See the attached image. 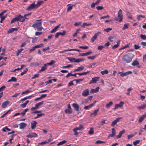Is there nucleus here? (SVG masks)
I'll return each instance as SVG.
<instances>
[{
	"label": "nucleus",
	"instance_id": "nucleus-2",
	"mask_svg": "<svg viewBox=\"0 0 146 146\" xmlns=\"http://www.w3.org/2000/svg\"><path fill=\"white\" fill-rule=\"evenodd\" d=\"M122 13V11L121 10L119 9L118 12L117 17L115 19L116 21L119 22H121L122 21L123 19V15Z\"/></svg>",
	"mask_w": 146,
	"mask_h": 146
},
{
	"label": "nucleus",
	"instance_id": "nucleus-52",
	"mask_svg": "<svg viewBox=\"0 0 146 146\" xmlns=\"http://www.w3.org/2000/svg\"><path fill=\"white\" fill-rule=\"evenodd\" d=\"M96 144H101V143H106V142L104 141H102L100 140H98L97 141L96 143Z\"/></svg>",
	"mask_w": 146,
	"mask_h": 146
},
{
	"label": "nucleus",
	"instance_id": "nucleus-5",
	"mask_svg": "<svg viewBox=\"0 0 146 146\" xmlns=\"http://www.w3.org/2000/svg\"><path fill=\"white\" fill-rule=\"evenodd\" d=\"M101 33L100 32H98V33L95 34L93 36L91 39V42H93L95 40H96L99 35Z\"/></svg>",
	"mask_w": 146,
	"mask_h": 146
},
{
	"label": "nucleus",
	"instance_id": "nucleus-45",
	"mask_svg": "<svg viewBox=\"0 0 146 146\" xmlns=\"http://www.w3.org/2000/svg\"><path fill=\"white\" fill-rule=\"evenodd\" d=\"M115 38V37L114 36H110L108 37V39L111 42H112L113 40H112V39H114V38Z\"/></svg>",
	"mask_w": 146,
	"mask_h": 146
},
{
	"label": "nucleus",
	"instance_id": "nucleus-4",
	"mask_svg": "<svg viewBox=\"0 0 146 146\" xmlns=\"http://www.w3.org/2000/svg\"><path fill=\"white\" fill-rule=\"evenodd\" d=\"M124 104V103L122 101L120 102L119 104H116L115 105L113 110H115L118 109L119 108L122 107L123 106Z\"/></svg>",
	"mask_w": 146,
	"mask_h": 146
},
{
	"label": "nucleus",
	"instance_id": "nucleus-62",
	"mask_svg": "<svg viewBox=\"0 0 146 146\" xmlns=\"http://www.w3.org/2000/svg\"><path fill=\"white\" fill-rule=\"evenodd\" d=\"M84 59H83L78 58L76 59V62H79L83 61Z\"/></svg>",
	"mask_w": 146,
	"mask_h": 146
},
{
	"label": "nucleus",
	"instance_id": "nucleus-3",
	"mask_svg": "<svg viewBox=\"0 0 146 146\" xmlns=\"http://www.w3.org/2000/svg\"><path fill=\"white\" fill-rule=\"evenodd\" d=\"M122 60L124 62L129 63L131 61L132 58L129 57L128 55H125L123 56Z\"/></svg>",
	"mask_w": 146,
	"mask_h": 146
},
{
	"label": "nucleus",
	"instance_id": "nucleus-27",
	"mask_svg": "<svg viewBox=\"0 0 146 146\" xmlns=\"http://www.w3.org/2000/svg\"><path fill=\"white\" fill-rule=\"evenodd\" d=\"M67 59L71 62H76V59L72 57L68 58Z\"/></svg>",
	"mask_w": 146,
	"mask_h": 146
},
{
	"label": "nucleus",
	"instance_id": "nucleus-39",
	"mask_svg": "<svg viewBox=\"0 0 146 146\" xmlns=\"http://www.w3.org/2000/svg\"><path fill=\"white\" fill-rule=\"evenodd\" d=\"M66 141L65 140H64L62 141L61 142H60L58 143L57 144V145L58 146H59L60 145H63L66 143Z\"/></svg>",
	"mask_w": 146,
	"mask_h": 146
},
{
	"label": "nucleus",
	"instance_id": "nucleus-30",
	"mask_svg": "<svg viewBox=\"0 0 146 146\" xmlns=\"http://www.w3.org/2000/svg\"><path fill=\"white\" fill-rule=\"evenodd\" d=\"M17 29L16 28H11L7 32L8 33H11L14 31H17Z\"/></svg>",
	"mask_w": 146,
	"mask_h": 146
},
{
	"label": "nucleus",
	"instance_id": "nucleus-17",
	"mask_svg": "<svg viewBox=\"0 0 146 146\" xmlns=\"http://www.w3.org/2000/svg\"><path fill=\"white\" fill-rule=\"evenodd\" d=\"M37 122L35 121H33L31 123V128L32 129H35L36 126Z\"/></svg>",
	"mask_w": 146,
	"mask_h": 146
},
{
	"label": "nucleus",
	"instance_id": "nucleus-10",
	"mask_svg": "<svg viewBox=\"0 0 146 146\" xmlns=\"http://www.w3.org/2000/svg\"><path fill=\"white\" fill-rule=\"evenodd\" d=\"M132 73V72L131 71H128L124 73H122L121 72H120L119 74H121L120 76L122 77H123L124 76H127L129 74H131Z\"/></svg>",
	"mask_w": 146,
	"mask_h": 146
},
{
	"label": "nucleus",
	"instance_id": "nucleus-61",
	"mask_svg": "<svg viewBox=\"0 0 146 146\" xmlns=\"http://www.w3.org/2000/svg\"><path fill=\"white\" fill-rule=\"evenodd\" d=\"M96 57V56H89L87 57V58L89 59H91L92 60L94 59Z\"/></svg>",
	"mask_w": 146,
	"mask_h": 146
},
{
	"label": "nucleus",
	"instance_id": "nucleus-46",
	"mask_svg": "<svg viewBox=\"0 0 146 146\" xmlns=\"http://www.w3.org/2000/svg\"><path fill=\"white\" fill-rule=\"evenodd\" d=\"M145 17L144 16L142 15H137V19L138 20H140L141 19V18H144Z\"/></svg>",
	"mask_w": 146,
	"mask_h": 146
},
{
	"label": "nucleus",
	"instance_id": "nucleus-6",
	"mask_svg": "<svg viewBox=\"0 0 146 146\" xmlns=\"http://www.w3.org/2000/svg\"><path fill=\"white\" fill-rule=\"evenodd\" d=\"M99 78H100L99 77L93 78H92V80L90 81L89 83V84L95 83L97 81L99 80Z\"/></svg>",
	"mask_w": 146,
	"mask_h": 146
},
{
	"label": "nucleus",
	"instance_id": "nucleus-44",
	"mask_svg": "<svg viewBox=\"0 0 146 146\" xmlns=\"http://www.w3.org/2000/svg\"><path fill=\"white\" fill-rule=\"evenodd\" d=\"M140 142V140H136L133 142V144L135 146H136V145H137V144H138Z\"/></svg>",
	"mask_w": 146,
	"mask_h": 146
},
{
	"label": "nucleus",
	"instance_id": "nucleus-7",
	"mask_svg": "<svg viewBox=\"0 0 146 146\" xmlns=\"http://www.w3.org/2000/svg\"><path fill=\"white\" fill-rule=\"evenodd\" d=\"M36 8V7L35 4V2H34L28 7L26 10H29L32 9H34Z\"/></svg>",
	"mask_w": 146,
	"mask_h": 146
},
{
	"label": "nucleus",
	"instance_id": "nucleus-56",
	"mask_svg": "<svg viewBox=\"0 0 146 146\" xmlns=\"http://www.w3.org/2000/svg\"><path fill=\"white\" fill-rule=\"evenodd\" d=\"M94 132V131L93 128H90V130L89 131L88 133L90 134H92Z\"/></svg>",
	"mask_w": 146,
	"mask_h": 146
},
{
	"label": "nucleus",
	"instance_id": "nucleus-48",
	"mask_svg": "<svg viewBox=\"0 0 146 146\" xmlns=\"http://www.w3.org/2000/svg\"><path fill=\"white\" fill-rule=\"evenodd\" d=\"M105 120H103L99 122V125H103L105 123Z\"/></svg>",
	"mask_w": 146,
	"mask_h": 146
},
{
	"label": "nucleus",
	"instance_id": "nucleus-40",
	"mask_svg": "<svg viewBox=\"0 0 146 146\" xmlns=\"http://www.w3.org/2000/svg\"><path fill=\"white\" fill-rule=\"evenodd\" d=\"M55 62L53 60H51L50 61V62L49 63H46L47 65H48L49 66H51L53 64L55 63Z\"/></svg>",
	"mask_w": 146,
	"mask_h": 146
},
{
	"label": "nucleus",
	"instance_id": "nucleus-14",
	"mask_svg": "<svg viewBox=\"0 0 146 146\" xmlns=\"http://www.w3.org/2000/svg\"><path fill=\"white\" fill-rule=\"evenodd\" d=\"M9 104V102L7 100L4 102L1 105V108H6L7 105H8Z\"/></svg>",
	"mask_w": 146,
	"mask_h": 146
},
{
	"label": "nucleus",
	"instance_id": "nucleus-43",
	"mask_svg": "<svg viewBox=\"0 0 146 146\" xmlns=\"http://www.w3.org/2000/svg\"><path fill=\"white\" fill-rule=\"evenodd\" d=\"M10 130L11 129L7 127H4L2 129L3 131L5 132H6L7 131H10Z\"/></svg>",
	"mask_w": 146,
	"mask_h": 146
},
{
	"label": "nucleus",
	"instance_id": "nucleus-19",
	"mask_svg": "<svg viewBox=\"0 0 146 146\" xmlns=\"http://www.w3.org/2000/svg\"><path fill=\"white\" fill-rule=\"evenodd\" d=\"M19 125L20 126V129H24L27 126V124L24 122L21 123Z\"/></svg>",
	"mask_w": 146,
	"mask_h": 146
},
{
	"label": "nucleus",
	"instance_id": "nucleus-22",
	"mask_svg": "<svg viewBox=\"0 0 146 146\" xmlns=\"http://www.w3.org/2000/svg\"><path fill=\"white\" fill-rule=\"evenodd\" d=\"M72 105L76 111H78L79 110V107L77 104L73 103Z\"/></svg>",
	"mask_w": 146,
	"mask_h": 146
},
{
	"label": "nucleus",
	"instance_id": "nucleus-57",
	"mask_svg": "<svg viewBox=\"0 0 146 146\" xmlns=\"http://www.w3.org/2000/svg\"><path fill=\"white\" fill-rule=\"evenodd\" d=\"M28 70V69L27 68H26L25 69V70H24L23 72H22L21 73V75L22 76V75H23L24 74H25L26 73V72H27V71Z\"/></svg>",
	"mask_w": 146,
	"mask_h": 146
},
{
	"label": "nucleus",
	"instance_id": "nucleus-32",
	"mask_svg": "<svg viewBox=\"0 0 146 146\" xmlns=\"http://www.w3.org/2000/svg\"><path fill=\"white\" fill-rule=\"evenodd\" d=\"M92 24L91 23H83L82 25V27L84 28L86 26H90Z\"/></svg>",
	"mask_w": 146,
	"mask_h": 146
},
{
	"label": "nucleus",
	"instance_id": "nucleus-51",
	"mask_svg": "<svg viewBox=\"0 0 146 146\" xmlns=\"http://www.w3.org/2000/svg\"><path fill=\"white\" fill-rule=\"evenodd\" d=\"M129 24H125L124 25L123 27V30H125L127 29L128 28Z\"/></svg>",
	"mask_w": 146,
	"mask_h": 146
},
{
	"label": "nucleus",
	"instance_id": "nucleus-55",
	"mask_svg": "<svg viewBox=\"0 0 146 146\" xmlns=\"http://www.w3.org/2000/svg\"><path fill=\"white\" fill-rule=\"evenodd\" d=\"M31 92V90H26L23 92L22 93V95L24 94H26L27 93L30 92Z\"/></svg>",
	"mask_w": 146,
	"mask_h": 146
},
{
	"label": "nucleus",
	"instance_id": "nucleus-41",
	"mask_svg": "<svg viewBox=\"0 0 146 146\" xmlns=\"http://www.w3.org/2000/svg\"><path fill=\"white\" fill-rule=\"evenodd\" d=\"M44 102L43 101L40 102L36 104L35 105L36 106V107H37L38 108H39V107L42 105L43 103Z\"/></svg>",
	"mask_w": 146,
	"mask_h": 146
},
{
	"label": "nucleus",
	"instance_id": "nucleus-20",
	"mask_svg": "<svg viewBox=\"0 0 146 146\" xmlns=\"http://www.w3.org/2000/svg\"><path fill=\"white\" fill-rule=\"evenodd\" d=\"M84 66H82L78 67L77 69H75L74 70V72H76L78 71H80L84 69Z\"/></svg>",
	"mask_w": 146,
	"mask_h": 146
},
{
	"label": "nucleus",
	"instance_id": "nucleus-49",
	"mask_svg": "<svg viewBox=\"0 0 146 146\" xmlns=\"http://www.w3.org/2000/svg\"><path fill=\"white\" fill-rule=\"evenodd\" d=\"M18 21V20H17V17H16L14 18L13 19L11 20V23H12L16 21Z\"/></svg>",
	"mask_w": 146,
	"mask_h": 146
},
{
	"label": "nucleus",
	"instance_id": "nucleus-21",
	"mask_svg": "<svg viewBox=\"0 0 146 146\" xmlns=\"http://www.w3.org/2000/svg\"><path fill=\"white\" fill-rule=\"evenodd\" d=\"M125 130L123 129V130L120 131L118 135H117L116 136V137L117 138H120L121 136H122V134H123L124 133H125Z\"/></svg>",
	"mask_w": 146,
	"mask_h": 146
},
{
	"label": "nucleus",
	"instance_id": "nucleus-47",
	"mask_svg": "<svg viewBox=\"0 0 146 146\" xmlns=\"http://www.w3.org/2000/svg\"><path fill=\"white\" fill-rule=\"evenodd\" d=\"M44 114L43 113H40V114H38L35 117H34V119H36L37 118H38L39 117H41L42 115H44Z\"/></svg>",
	"mask_w": 146,
	"mask_h": 146
},
{
	"label": "nucleus",
	"instance_id": "nucleus-36",
	"mask_svg": "<svg viewBox=\"0 0 146 146\" xmlns=\"http://www.w3.org/2000/svg\"><path fill=\"white\" fill-rule=\"evenodd\" d=\"M108 73V71L107 70H104L101 72V73L103 75L107 74Z\"/></svg>",
	"mask_w": 146,
	"mask_h": 146
},
{
	"label": "nucleus",
	"instance_id": "nucleus-58",
	"mask_svg": "<svg viewBox=\"0 0 146 146\" xmlns=\"http://www.w3.org/2000/svg\"><path fill=\"white\" fill-rule=\"evenodd\" d=\"M39 74H35L34 75V76H33L32 78L31 79H34L36 78H38L39 76Z\"/></svg>",
	"mask_w": 146,
	"mask_h": 146
},
{
	"label": "nucleus",
	"instance_id": "nucleus-63",
	"mask_svg": "<svg viewBox=\"0 0 146 146\" xmlns=\"http://www.w3.org/2000/svg\"><path fill=\"white\" fill-rule=\"evenodd\" d=\"M134 47L135 49H138L140 48V46H139V44H135L134 45Z\"/></svg>",
	"mask_w": 146,
	"mask_h": 146
},
{
	"label": "nucleus",
	"instance_id": "nucleus-12",
	"mask_svg": "<svg viewBox=\"0 0 146 146\" xmlns=\"http://www.w3.org/2000/svg\"><path fill=\"white\" fill-rule=\"evenodd\" d=\"M89 91L88 89L85 90L82 92V95L86 97L89 94Z\"/></svg>",
	"mask_w": 146,
	"mask_h": 146
},
{
	"label": "nucleus",
	"instance_id": "nucleus-54",
	"mask_svg": "<svg viewBox=\"0 0 146 146\" xmlns=\"http://www.w3.org/2000/svg\"><path fill=\"white\" fill-rule=\"evenodd\" d=\"M43 46V44L42 43L40 44H39L35 45V47L36 48H38L42 47Z\"/></svg>",
	"mask_w": 146,
	"mask_h": 146
},
{
	"label": "nucleus",
	"instance_id": "nucleus-29",
	"mask_svg": "<svg viewBox=\"0 0 146 146\" xmlns=\"http://www.w3.org/2000/svg\"><path fill=\"white\" fill-rule=\"evenodd\" d=\"M120 40H119L117 42V44H115L112 47V49H114L117 48L120 45Z\"/></svg>",
	"mask_w": 146,
	"mask_h": 146
},
{
	"label": "nucleus",
	"instance_id": "nucleus-64",
	"mask_svg": "<svg viewBox=\"0 0 146 146\" xmlns=\"http://www.w3.org/2000/svg\"><path fill=\"white\" fill-rule=\"evenodd\" d=\"M146 61V54L143 55V62L145 63Z\"/></svg>",
	"mask_w": 146,
	"mask_h": 146
},
{
	"label": "nucleus",
	"instance_id": "nucleus-18",
	"mask_svg": "<svg viewBox=\"0 0 146 146\" xmlns=\"http://www.w3.org/2000/svg\"><path fill=\"white\" fill-rule=\"evenodd\" d=\"M92 53V52L91 51H89L88 52H86V53H80L79 54V56H86L89 55L90 54Z\"/></svg>",
	"mask_w": 146,
	"mask_h": 146
},
{
	"label": "nucleus",
	"instance_id": "nucleus-34",
	"mask_svg": "<svg viewBox=\"0 0 146 146\" xmlns=\"http://www.w3.org/2000/svg\"><path fill=\"white\" fill-rule=\"evenodd\" d=\"M84 80V78L82 79H75L73 80V81H76L77 83H78L80 82L83 81Z\"/></svg>",
	"mask_w": 146,
	"mask_h": 146
},
{
	"label": "nucleus",
	"instance_id": "nucleus-11",
	"mask_svg": "<svg viewBox=\"0 0 146 146\" xmlns=\"http://www.w3.org/2000/svg\"><path fill=\"white\" fill-rule=\"evenodd\" d=\"M112 134H110L108 136V138H109L110 137H113L115 136L116 134L115 130L114 128H112L111 129Z\"/></svg>",
	"mask_w": 146,
	"mask_h": 146
},
{
	"label": "nucleus",
	"instance_id": "nucleus-33",
	"mask_svg": "<svg viewBox=\"0 0 146 146\" xmlns=\"http://www.w3.org/2000/svg\"><path fill=\"white\" fill-rule=\"evenodd\" d=\"M29 110V109L28 108L25 109L21 113V114L22 115V116H23L24 115H25L27 111H28Z\"/></svg>",
	"mask_w": 146,
	"mask_h": 146
},
{
	"label": "nucleus",
	"instance_id": "nucleus-13",
	"mask_svg": "<svg viewBox=\"0 0 146 146\" xmlns=\"http://www.w3.org/2000/svg\"><path fill=\"white\" fill-rule=\"evenodd\" d=\"M16 17L17 18L18 21H19L22 22H23L25 21L24 18L20 14Z\"/></svg>",
	"mask_w": 146,
	"mask_h": 146
},
{
	"label": "nucleus",
	"instance_id": "nucleus-42",
	"mask_svg": "<svg viewBox=\"0 0 146 146\" xmlns=\"http://www.w3.org/2000/svg\"><path fill=\"white\" fill-rule=\"evenodd\" d=\"M140 37L141 38L144 40H146V36L143 35H141Z\"/></svg>",
	"mask_w": 146,
	"mask_h": 146
},
{
	"label": "nucleus",
	"instance_id": "nucleus-38",
	"mask_svg": "<svg viewBox=\"0 0 146 146\" xmlns=\"http://www.w3.org/2000/svg\"><path fill=\"white\" fill-rule=\"evenodd\" d=\"M23 50V48H21L18 49L17 51L16 52V56H18L19 55V54Z\"/></svg>",
	"mask_w": 146,
	"mask_h": 146
},
{
	"label": "nucleus",
	"instance_id": "nucleus-15",
	"mask_svg": "<svg viewBox=\"0 0 146 146\" xmlns=\"http://www.w3.org/2000/svg\"><path fill=\"white\" fill-rule=\"evenodd\" d=\"M99 110L98 108L96 110H95L94 112L91 113L90 116L91 117H93L96 116L98 114V113L99 111Z\"/></svg>",
	"mask_w": 146,
	"mask_h": 146
},
{
	"label": "nucleus",
	"instance_id": "nucleus-60",
	"mask_svg": "<svg viewBox=\"0 0 146 146\" xmlns=\"http://www.w3.org/2000/svg\"><path fill=\"white\" fill-rule=\"evenodd\" d=\"M97 10H102L104 8L103 7L101 6H98L96 7Z\"/></svg>",
	"mask_w": 146,
	"mask_h": 146
},
{
	"label": "nucleus",
	"instance_id": "nucleus-8",
	"mask_svg": "<svg viewBox=\"0 0 146 146\" xmlns=\"http://www.w3.org/2000/svg\"><path fill=\"white\" fill-rule=\"evenodd\" d=\"M38 136L35 133H29V135H26L27 137L31 138L32 137H35Z\"/></svg>",
	"mask_w": 146,
	"mask_h": 146
},
{
	"label": "nucleus",
	"instance_id": "nucleus-31",
	"mask_svg": "<svg viewBox=\"0 0 146 146\" xmlns=\"http://www.w3.org/2000/svg\"><path fill=\"white\" fill-rule=\"evenodd\" d=\"M65 112L66 113L68 114H70L72 112V109H66L65 110Z\"/></svg>",
	"mask_w": 146,
	"mask_h": 146
},
{
	"label": "nucleus",
	"instance_id": "nucleus-50",
	"mask_svg": "<svg viewBox=\"0 0 146 146\" xmlns=\"http://www.w3.org/2000/svg\"><path fill=\"white\" fill-rule=\"evenodd\" d=\"M112 30L111 28H109L107 29H105L104 30V31L107 33H108Z\"/></svg>",
	"mask_w": 146,
	"mask_h": 146
},
{
	"label": "nucleus",
	"instance_id": "nucleus-28",
	"mask_svg": "<svg viewBox=\"0 0 146 146\" xmlns=\"http://www.w3.org/2000/svg\"><path fill=\"white\" fill-rule=\"evenodd\" d=\"M44 3V2L42 1H38L37 2V3L35 4L36 7H38L39 6H40L41 4Z\"/></svg>",
	"mask_w": 146,
	"mask_h": 146
},
{
	"label": "nucleus",
	"instance_id": "nucleus-37",
	"mask_svg": "<svg viewBox=\"0 0 146 146\" xmlns=\"http://www.w3.org/2000/svg\"><path fill=\"white\" fill-rule=\"evenodd\" d=\"M133 66H135L139 64V62L136 60H134L131 64Z\"/></svg>",
	"mask_w": 146,
	"mask_h": 146
},
{
	"label": "nucleus",
	"instance_id": "nucleus-25",
	"mask_svg": "<svg viewBox=\"0 0 146 146\" xmlns=\"http://www.w3.org/2000/svg\"><path fill=\"white\" fill-rule=\"evenodd\" d=\"M17 81V79L15 77H12L11 78V79H9L8 82H16Z\"/></svg>",
	"mask_w": 146,
	"mask_h": 146
},
{
	"label": "nucleus",
	"instance_id": "nucleus-35",
	"mask_svg": "<svg viewBox=\"0 0 146 146\" xmlns=\"http://www.w3.org/2000/svg\"><path fill=\"white\" fill-rule=\"evenodd\" d=\"M113 104V103L111 101L109 103L106 104V107L107 108H110Z\"/></svg>",
	"mask_w": 146,
	"mask_h": 146
},
{
	"label": "nucleus",
	"instance_id": "nucleus-53",
	"mask_svg": "<svg viewBox=\"0 0 146 146\" xmlns=\"http://www.w3.org/2000/svg\"><path fill=\"white\" fill-rule=\"evenodd\" d=\"M80 31V29H78L77 30L76 32L73 35V37H74L75 36H77V34L78 33V32L79 31Z\"/></svg>",
	"mask_w": 146,
	"mask_h": 146
},
{
	"label": "nucleus",
	"instance_id": "nucleus-24",
	"mask_svg": "<svg viewBox=\"0 0 146 146\" xmlns=\"http://www.w3.org/2000/svg\"><path fill=\"white\" fill-rule=\"evenodd\" d=\"M146 117V114H144L139 119V122H141L144 120V118Z\"/></svg>",
	"mask_w": 146,
	"mask_h": 146
},
{
	"label": "nucleus",
	"instance_id": "nucleus-9",
	"mask_svg": "<svg viewBox=\"0 0 146 146\" xmlns=\"http://www.w3.org/2000/svg\"><path fill=\"white\" fill-rule=\"evenodd\" d=\"M122 117H119L118 118H117L116 119L114 120L111 123V126H113L115 125L118 122L120 119H121L122 118Z\"/></svg>",
	"mask_w": 146,
	"mask_h": 146
},
{
	"label": "nucleus",
	"instance_id": "nucleus-59",
	"mask_svg": "<svg viewBox=\"0 0 146 146\" xmlns=\"http://www.w3.org/2000/svg\"><path fill=\"white\" fill-rule=\"evenodd\" d=\"M48 142H47L46 141H44L42 142H41L39 143L38 144V146H39V145H43L44 144H45L46 143H47Z\"/></svg>",
	"mask_w": 146,
	"mask_h": 146
},
{
	"label": "nucleus",
	"instance_id": "nucleus-23",
	"mask_svg": "<svg viewBox=\"0 0 146 146\" xmlns=\"http://www.w3.org/2000/svg\"><path fill=\"white\" fill-rule=\"evenodd\" d=\"M146 107V104H143L141 106H139L137 107V108L139 110H143L145 109Z\"/></svg>",
	"mask_w": 146,
	"mask_h": 146
},
{
	"label": "nucleus",
	"instance_id": "nucleus-1",
	"mask_svg": "<svg viewBox=\"0 0 146 146\" xmlns=\"http://www.w3.org/2000/svg\"><path fill=\"white\" fill-rule=\"evenodd\" d=\"M36 21L35 23L32 25V27L38 31H41L43 29L42 26V21L41 20H37Z\"/></svg>",
	"mask_w": 146,
	"mask_h": 146
},
{
	"label": "nucleus",
	"instance_id": "nucleus-16",
	"mask_svg": "<svg viewBox=\"0 0 146 146\" xmlns=\"http://www.w3.org/2000/svg\"><path fill=\"white\" fill-rule=\"evenodd\" d=\"M47 65L46 64H44V66L41 67V69L38 70V72L40 73L46 70L47 69Z\"/></svg>",
	"mask_w": 146,
	"mask_h": 146
},
{
	"label": "nucleus",
	"instance_id": "nucleus-26",
	"mask_svg": "<svg viewBox=\"0 0 146 146\" xmlns=\"http://www.w3.org/2000/svg\"><path fill=\"white\" fill-rule=\"evenodd\" d=\"M60 25H57V26L55 27L51 31L50 33H54V32H56V31L57 30L58 28L60 26Z\"/></svg>",
	"mask_w": 146,
	"mask_h": 146
}]
</instances>
